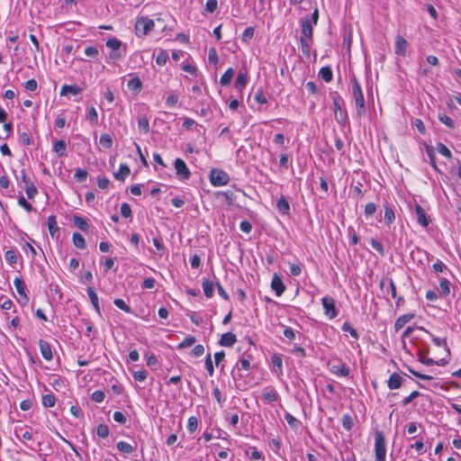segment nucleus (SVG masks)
I'll list each match as a JSON object with an SVG mask.
<instances>
[{
	"mask_svg": "<svg viewBox=\"0 0 461 461\" xmlns=\"http://www.w3.org/2000/svg\"><path fill=\"white\" fill-rule=\"evenodd\" d=\"M302 36L301 38H307L312 40V24L309 18H304L301 22Z\"/></svg>",
	"mask_w": 461,
	"mask_h": 461,
	"instance_id": "f8f14e48",
	"label": "nucleus"
},
{
	"mask_svg": "<svg viewBox=\"0 0 461 461\" xmlns=\"http://www.w3.org/2000/svg\"><path fill=\"white\" fill-rule=\"evenodd\" d=\"M86 292H87L88 297H89L95 310L96 311V312L98 314H100L101 310H100L98 296H97L96 293L95 292L93 287H88Z\"/></svg>",
	"mask_w": 461,
	"mask_h": 461,
	"instance_id": "393cba45",
	"label": "nucleus"
},
{
	"mask_svg": "<svg viewBox=\"0 0 461 461\" xmlns=\"http://www.w3.org/2000/svg\"><path fill=\"white\" fill-rule=\"evenodd\" d=\"M47 224H48V228H49V231H50V236L53 238L55 237V235L57 233H59V227H58V223H57V221H56V216L55 215H50L48 217V220H47Z\"/></svg>",
	"mask_w": 461,
	"mask_h": 461,
	"instance_id": "b1692460",
	"label": "nucleus"
},
{
	"mask_svg": "<svg viewBox=\"0 0 461 461\" xmlns=\"http://www.w3.org/2000/svg\"><path fill=\"white\" fill-rule=\"evenodd\" d=\"M419 329L423 330V331H425V332H427L428 334H429L432 337V341L434 342V344L437 347H444L449 352V349L447 348V344L446 339H441V338L434 337L429 330H427L426 329H424L422 327H420Z\"/></svg>",
	"mask_w": 461,
	"mask_h": 461,
	"instance_id": "ea45409f",
	"label": "nucleus"
},
{
	"mask_svg": "<svg viewBox=\"0 0 461 461\" xmlns=\"http://www.w3.org/2000/svg\"><path fill=\"white\" fill-rule=\"evenodd\" d=\"M342 426L347 430L349 431L352 429L354 426V421L352 417L349 414H344L342 417Z\"/></svg>",
	"mask_w": 461,
	"mask_h": 461,
	"instance_id": "a18cd8bd",
	"label": "nucleus"
},
{
	"mask_svg": "<svg viewBox=\"0 0 461 461\" xmlns=\"http://www.w3.org/2000/svg\"><path fill=\"white\" fill-rule=\"evenodd\" d=\"M319 76L326 82L329 83L332 80V70L330 67H323L320 69Z\"/></svg>",
	"mask_w": 461,
	"mask_h": 461,
	"instance_id": "e433bc0d",
	"label": "nucleus"
},
{
	"mask_svg": "<svg viewBox=\"0 0 461 461\" xmlns=\"http://www.w3.org/2000/svg\"><path fill=\"white\" fill-rule=\"evenodd\" d=\"M271 287L276 292V296H281L285 290V285L276 274L274 275L271 282Z\"/></svg>",
	"mask_w": 461,
	"mask_h": 461,
	"instance_id": "f3484780",
	"label": "nucleus"
},
{
	"mask_svg": "<svg viewBox=\"0 0 461 461\" xmlns=\"http://www.w3.org/2000/svg\"><path fill=\"white\" fill-rule=\"evenodd\" d=\"M105 398V393L101 390L95 391L92 395L91 399L92 401L95 402H102Z\"/></svg>",
	"mask_w": 461,
	"mask_h": 461,
	"instance_id": "e2e57ef3",
	"label": "nucleus"
},
{
	"mask_svg": "<svg viewBox=\"0 0 461 461\" xmlns=\"http://www.w3.org/2000/svg\"><path fill=\"white\" fill-rule=\"evenodd\" d=\"M67 144L63 140H58L53 145V151L58 154L59 157L66 155Z\"/></svg>",
	"mask_w": 461,
	"mask_h": 461,
	"instance_id": "c756f323",
	"label": "nucleus"
},
{
	"mask_svg": "<svg viewBox=\"0 0 461 461\" xmlns=\"http://www.w3.org/2000/svg\"><path fill=\"white\" fill-rule=\"evenodd\" d=\"M332 103L334 107L335 120L338 123L345 125L348 122V113L341 107L344 104L343 98L339 95H336L333 96Z\"/></svg>",
	"mask_w": 461,
	"mask_h": 461,
	"instance_id": "7ed1b4c3",
	"label": "nucleus"
},
{
	"mask_svg": "<svg viewBox=\"0 0 461 461\" xmlns=\"http://www.w3.org/2000/svg\"><path fill=\"white\" fill-rule=\"evenodd\" d=\"M15 436L19 439L23 440H32V434L26 427L15 428Z\"/></svg>",
	"mask_w": 461,
	"mask_h": 461,
	"instance_id": "4be33fe9",
	"label": "nucleus"
},
{
	"mask_svg": "<svg viewBox=\"0 0 461 461\" xmlns=\"http://www.w3.org/2000/svg\"><path fill=\"white\" fill-rule=\"evenodd\" d=\"M262 399L266 402L271 403L273 402H276L278 399V393L273 387H266L262 393Z\"/></svg>",
	"mask_w": 461,
	"mask_h": 461,
	"instance_id": "2eb2a0df",
	"label": "nucleus"
},
{
	"mask_svg": "<svg viewBox=\"0 0 461 461\" xmlns=\"http://www.w3.org/2000/svg\"><path fill=\"white\" fill-rule=\"evenodd\" d=\"M5 258L9 265L14 266L17 263L16 251L14 249H9L5 251Z\"/></svg>",
	"mask_w": 461,
	"mask_h": 461,
	"instance_id": "37998d69",
	"label": "nucleus"
},
{
	"mask_svg": "<svg viewBox=\"0 0 461 461\" xmlns=\"http://www.w3.org/2000/svg\"><path fill=\"white\" fill-rule=\"evenodd\" d=\"M14 285L19 294L18 303L22 305H25L29 302V297L26 294V285L22 277L16 276L14 280Z\"/></svg>",
	"mask_w": 461,
	"mask_h": 461,
	"instance_id": "0eeeda50",
	"label": "nucleus"
},
{
	"mask_svg": "<svg viewBox=\"0 0 461 461\" xmlns=\"http://www.w3.org/2000/svg\"><path fill=\"white\" fill-rule=\"evenodd\" d=\"M153 20L148 17H140L135 23V34L137 37L141 38L146 36L154 29Z\"/></svg>",
	"mask_w": 461,
	"mask_h": 461,
	"instance_id": "20e7f679",
	"label": "nucleus"
},
{
	"mask_svg": "<svg viewBox=\"0 0 461 461\" xmlns=\"http://www.w3.org/2000/svg\"><path fill=\"white\" fill-rule=\"evenodd\" d=\"M128 88L131 91L139 93L142 89V83L139 77L133 76L131 80L128 81Z\"/></svg>",
	"mask_w": 461,
	"mask_h": 461,
	"instance_id": "a878e982",
	"label": "nucleus"
},
{
	"mask_svg": "<svg viewBox=\"0 0 461 461\" xmlns=\"http://www.w3.org/2000/svg\"><path fill=\"white\" fill-rule=\"evenodd\" d=\"M352 83V96L357 106V115L358 117H361L366 114V104L364 94L360 86V84L357 82L356 77L353 78Z\"/></svg>",
	"mask_w": 461,
	"mask_h": 461,
	"instance_id": "f257e3e1",
	"label": "nucleus"
},
{
	"mask_svg": "<svg viewBox=\"0 0 461 461\" xmlns=\"http://www.w3.org/2000/svg\"><path fill=\"white\" fill-rule=\"evenodd\" d=\"M168 59V54L165 50H159L158 54L156 58V63L158 66L166 65Z\"/></svg>",
	"mask_w": 461,
	"mask_h": 461,
	"instance_id": "c03bdc74",
	"label": "nucleus"
},
{
	"mask_svg": "<svg viewBox=\"0 0 461 461\" xmlns=\"http://www.w3.org/2000/svg\"><path fill=\"white\" fill-rule=\"evenodd\" d=\"M39 347L42 357L47 361H50L53 358V354L50 343L46 340L40 339Z\"/></svg>",
	"mask_w": 461,
	"mask_h": 461,
	"instance_id": "9d476101",
	"label": "nucleus"
},
{
	"mask_svg": "<svg viewBox=\"0 0 461 461\" xmlns=\"http://www.w3.org/2000/svg\"><path fill=\"white\" fill-rule=\"evenodd\" d=\"M439 290L444 296L450 294L449 281L447 278H442L439 282Z\"/></svg>",
	"mask_w": 461,
	"mask_h": 461,
	"instance_id": "49530a36",
	"label": "nucleus"
},
{
	"mask_svg": "<svg viewBox=\"0 0 461 461\" xmlns=\"http://www.w3.org/2000/svg\"><path fill=\"white\" fill-rule=\"evenodd\" d=\"M121 213L124 218H129L131 216V208L129 203H123L121 205Z\"/></svg>",
	"mask_w": 461,
	"mask_h": 461,
	"instance_id": "774afa93",
	"label": "nucleus"
},
{
	"mask_svg": "<svg viewBox=\"0 0 461 461\" xmlns=\"http://www.w3.org/2000/svg\"><path fill=\"white\" fill-rule=\"evenodd\" d=\"M196 341V339L194 337V336H189V337H186L179 345H178V348H188V347H191L192 345H194Z\"/></svg>",
	"mask_w": 461,
	"mask_h": 461,
	"instance_id": "680f3d73",
	"label": "nucleus"
},
{
	"mask_svg": "<svg viewBox=\"0 0 461 461\" xmlns=\"http://www.w3.org/2000/svg\"><path fill=\"white\" fill-rule=\"evenodd\" d=\"M109 428L105 424H99L96 429V434L99 438H106L109 436Z\"/></svg>",
	"mask_w": 461,
	"mask_h": 461,
	"instance_id": "de8ad7c7",
	"label": "nucleus"
},
{
	"mask_svg": "<svg viewBox=\"0 0 461 461\" xmlns=\"http://www.w3.org/2000/svg\"><path fill=\"white\" fill-rule=\"evenodd\" d=\"M130 172L129 167L126 164H122L120 169L113 173V176L117 180L123 181L129 176Z\"/></svg>",
	"mask_w": 461,
	"mask_h": 461,
	"instance_id": "cd10ccee",
	"label": "nucleus"
},
{
	"mask_svg": "<svg viewBox=\"0 0 461 461\" xmlns=\"http://www.w3.org/2000/svg\"><path fill=\"white\" fill-rule=\"evenodd\" d=\"M330 371L331 374L338 376H348L350 373L348 366H347V365L342 361H339L338 363L331 365Z\"/></svg>",
	"mask_w": 461,
	"mask_h": 461,
	"instance_id": "1a4fd4ad",
	"label": "nucleus"
},
{
	"mask_svg": "<svg viewBox=\"0 0 461 461\" xmlns=\"http://www.w3.org/2000/svg\"><path fill=\"white\" fill-rule=\"evenodd\" d=\"M415 212L417 215V221L419 224H420L422 227H428L429 224V220L425 213L423 208L420 204L415 205Z\"/></svg>",
	"mask_w": 461,
	"mask_h": 461,
	"instance_id": "dca6fc26",
	"label": "nucleus"
},
{
	"mask_svg": "<svg viewBox=\"0 0 461 461\" xmlns=\"http://www.w3.org/2000/svg\"><path fill=\"white\" fill-rule=\"evenodd\" d=\"M370 244H371V247L375 250H376L381 256H384V246L382 245V243L380 241H378L375 239H371Z\"/></svg>",
	"mask_w": 461,
	"mask_h": 461,
	"instance_id": "13d9d810",
	"label": "nucleus"
},
{
	"mask_svg": "<svg viewBox=\"0 0 461 461\" xmlns=\"http://www.w3.org/2000/svg\"><path fill=\"white\" fill-rule=\"evenodd\" d=\"M116 447L121 453L125 455H130L134 451V447L125 441H119Z\"/></svg>",
	"mask_w": 461,
	"mask_h": 461,
	"instance_id": "72a5a7b5",
	"label": "nucleus"
},
{
	"mask_svg": "<svg viewBox=\"0 0 461 461\" xmlns=\"http://www.w3.org/2000/svg\"><path fill=\"white\" fill-rule=\"evenodd\" d=\"M42 405L46 408H50L55 405L56 397L53 393H48L42 396Z\"/></svg>",
	"mask_w": 461,
	"mask_h": 461,
	"instance_id": "a19ab883",
	"label": "nucleus"
},
{
	"mask_svg": "<svg viewBox=\"0 0 461 461\" xmlns=\"http://www.w3.org/2000/svg\"><path fill=\"white\" fill-rule=\"evenodd\" d=\"M414 313H406L398 317L394 322L395 331L402 330L406 323L410 322L414 318Z\"/></svg>",
	"mask_w": 461,
	"mask_h": 461,
	"instance_id": "a211bd4d",
	"label": "nucleus"
},
{
	"mask_svg": "<svg viewBox=\"0 0 461 461\" xmlns=\"http://www.w3.org/2000/svg\"><path fill=\"white\" fill-rule=\"evenodd\" d=\"M229 175L218 168L212 169L210 172V182L213 186H222L229 183Z\"/></svg>",
	"mask_w": 461,
	"mask_h": 461,
	"instance_id": "39448f33",
	"label": "nucleus"
},
{
	"mask_svg": "<svg viewBox=\"0 0 461 461\" xmlns=\"http://www.w3.org/2000/svg\"><path fill=\"white\" fill-rule=\"evenodd\" d=\"M321 303L323 306L324 313L329 317V319L332 320L337 317L338 311L336 310L335 300L330 296H324L321 299Z\"/></svg>",
	"mask_w": 461,
	"mask_h": 461,
	"instance_id": "423d86ee",
	"label": "nucleus"
},
{
	"mask_svg": "<svg viewBox=\"0 0 461 461\" xmlns=\"http://www.w3.org/2000/svg\"><path fill=\"white\" fill-rule=\"evenodd\" d=\"M437 150L439 154L442 156L450 158L452 157V153L450 149L443 143H438L437 145Z\"/></svg>",
	"mask_w": 461,
	"mask_h": 461,
	"instance_id": "603ef678",
	"label": "nucleus"
},
{
	"mask_svg": "<svg viewBox=\"0 0 461 461\" xmlns=\"http://www.w3.org/2000/svg\"><path fill=\"white\" fill-rule=\"evenodd\" d=\"M236 335L231 332H227L221 335L219 343L222 347H231L236 343Z\"/></svg>",
	"mask_w": 461,
	"mask_h": 461,
	"instance_id": "aec40b11",
	"label": "nucleus"
},
{
	"mask_svg": "<svg viewBox=\"0 0 461 461\" xmlns=\"http://www.w3.org/2000/svg\"><path fill=\"white\" fill-rule=\"evenodd\" d=\"M113 303L116 307L121 309L122 311L131 313V308L122 300V299H114Z\"/></svg>",
	"mask_w": 461,
	"mask_h": 461,
	"instance_id": "8fccbe9b",
	"label": "nucleus"
},
{
	"mask_svg": "<svg viewBox=\"0 0 461 461\" xmlns=\"http://www.w3.org/2000/svg\"><path fill=\"white\" fill-rule=\"evenodd\" d=\"M24 191L30 199H33L38 194V190L33 183L24 185Z\"/></svg>",
	"mask_w": 461,
	"mask_h": 461,
	"instance_id": "3c124183",
	"label": "nucleus"
},
{
	"mask_svg": "<svg viewBox=\"0 0 461 461\" xmlns=\"http://www.w3.org/2000/svg\"><path fill=\"white\" fill-rule=\"evenodd\" d=\"M134 379L138 382H144L148 376L146 370H138L132 374Z\"/></svg>",
	"mask_w": 461,
	"mask_h": 461,
	"instance_id": "69168bd1",
	"label": "nucleus"
},
{
	"mask_svg": "<svg viewBox=\"0 0 461 461\" xmlns=\"http://www.w3.org/2000/svg\"><path fill=\"white\" fill-rule=\"evenodd\" d=\"M74 245L80 249H84L86 248V240L84 237L79 232H74L72 236Z\"/></svg>",
	"mask_w": 461,
	"mask_h": 461,
	"instance_id": "4c0bfd02",
	"label": "nucleus"
},
{
	"mask_svg": "<svg viewBox=\"0 0 461 461\" xmlns=\"http://www.w3.org/2000/svg\"><path fill=\"white\" fill-rule=\"evenodd\" d=\"M138 128L143 133H148L149 131V119L145 115L139 117Z\"/></svg>",
	"mask_w": 461,
	"mask_h": 461,
	"instance_id": "c9c22d12",
	"label": "nucleus"
},
{
	"mask_svg": "<svg viewBox=\"0 0 461 461\" xmlns=\"http://www.w3.org/2000/svg\"><path fill=\"white\" fill-rule=\"evenodd\" d=\"M83 91V88L77 85H63L60 89V95L68 96L69 95H77Z\"/></svg>",
	"mask_w": 461,
	"mask_h": 461,
	"instance_id": "ddd939ff",
	"label": "nucleus"
},
{
	"mask_svg": "<svg viewBox=\"0 0 461 461\" xmlns=\"http://www.w3.org/2000/svg\"><path fill=\"white\" fill-rule=\"evenodd\" d=\"M73 223L75 224V226H77L78 229H80L83 231H87L89 229V224H88L87 221L81 216L74 215L73 216Z\"/></svg>",
	"mask_w": 461,
	"mask_h": 461,
	"instance_id": "bb28decb",
	"label": "nucleus"
},
{
	"mask_svg": "<svg viewBox=\"0 0 461 461\" xmlns=\"http://www.w3.org/2000/svg\"><path fill=\"white\" fill-rule=\"evenodd\" d=\"M403 381V378L398 373H393L387 381V386L391 390H395L402 386Z\"/></svg>",
	"mask_w": 461,
	"mask_h": 461,
	"instance_id": "4468645a",
	"label": "nucleus"
},
{
	"mask_svg": "<svg viewBox=\"0 0 461 461\" xmlns=\"http://www.w3.org/2000/svg\"><path fill=\"white\" fill-rule=\"evenodd\" d=\"M386 444L384 433L380 430L375 433V461H385Z\"/></svg>",
	"mask_w": 461,
	"mask_h": 461,
	"instance_id": "f03ea898",
	"label": "nucleus"
},
{
	"mask_svg": "<svg viewBox=\"0 0 461 461\" xmlns=\"http://www.w3.org/2000/svg\"><path fill=\"white\" fill-rule=\"evenodd\" d=\"M176 175L180 179L186 180L190 177L191 172L182 158H176L174 162Z\"/></svg>",
	"mask_w": 461,
	"mask_h": 461,
	"instance_id": "6e6552de",
	"label": "nucleus"
},
{
	"mask_svg": "<svg viewBox=\"0 0 461 461\" xmlns=\"http://www.w3.org/2000/svg\"><path fill=\"white\" fill-rule=\"evenodd\" d=\"M248 82V73L247 71H240L237 80H236V88L239 90H242Z\"/></svg>",
	"mask_w": 461,
	"mask_h": 461,
	"instance_id": "7c9ffc66",
	"label": "nucleus"
},
{
	"mask_svg": "<svg viewBox=\"0 0 461 461\" xmlns=\"http://www.w3.org/2000/svg\"><path fill=\"white\" fill-rule=\"evenodd\" d=\"M105 46L109 48L111 50H122V47L123 46L122 41H120L117 38H110L106 41Z\"/></svg>",
	"mask_w": 461,
	"mask_h": 461,
	"instance_id": "2f4dec72",
	"label": "nucleus"
},
{
	"mask_svg": "<svg viewBox=\"0 0 461 461\" xmlns=\"http://www.w3.org/2000/svg\"><path fill=\"white\" fill-rule=\"evenodd\" d=\"M126 53V46H123V50H111L109 55L106 57V63L114 64L116 61L121 59Z\"/></svg>",
	"mask_w": 461,
	"mask_h": 461,
	"instance_id": "6ab92c4d",
	"label": "nucleus"
},
{
	"mask_svg": "<svg viewBox=\"0 0 461 461\" xmlns=\"http://www.w3.org/2000/svg\"><path fill=\"white\" fill-rule=\"evenodd\" d=\"M187 430L190 432V433H193L194 432L197 428H198V420L196 417L194 416H192L188 419V421H187Z\"/></svg>",
	"mask_w": 461,
	"mask_h": 461,
	"instance_id": "864d4df0",
	"label": "nucleus"
},
{
	"mask_svg": "<svg viewBox=\"0 0 461 461\" xmlns=\"http://www.w3.org/2000/svg\"><path fill=\"white\" fill-rule=\"evenodd\" d=\"M74 177L78 182H84L87 178V171L85 169L77 168L75 172Z\"/></svg>",
	"mask_w": 461,
	"mask_h": 461,
	"instance_id": "bf43d9fd",
	"label": "nucleus"
},
{
	"mask_svg": "<svg viewBox=\"0 0 461 461\" xmlns=\"http://www.w3.org/2000/svg\"><path fill=\"white\" fill-rule=\"evenodd\" d=\"M341 330L345 332H348L354 339H358V333L357 330L352 328L348 322L343 323Z\"/></svg>",
	"mask_w": 461,
	"mask_h": 461,
	"instance_id": "6e6d98bb",
	"label": "nucleus"
},
{
	"mask_svg": "<svg viewBox=\"0 0 461 461\" xmlns=\"http://www.w3.org/2000/svg\"><path fill=\"white\" fill-rule=\"evenodd\" d=\"M99 143L104 149H111L113 146V139L109 134L104 133L100 136Z\"/></svg>",
	"mask_w": 461,
	"mask_h": 461,
	"instance_id": "79ce46f5",
	"label": "nucleus"
},
{
	"mask_svg": "<svg viewBox=\"0 0 461 461\" xmlns=\"http://www.w3.org/2000/svg\"><path fill=\"white\" fill-rule=\"evenodd\" d=\"M254 33H255L254 27H248L247 29H245V31L243 32V33L241 35L242 41H244V42L249 41L253 38Z\"/></svg>",
	"mask_w": 461,
	"mask_h": 461,
	"instance_id": "5fc2aeb1",
	"label": "nucleus"
},
{
	"mask_svg": "<svg viewBox=\"0 0 461 461\" xmlns=\"http://www.w3.org/2000/svg\"><path fill=\"white\" fill-rule=\"evenodd\" d=\"M438 120L443 123L445 124L446 126H447L448 128H454V122L453 120L447 116V114H439L438 115Z\"/></svg>",
	"mask_w": 461,
	"mask_h": 461,
	"instance_id": "0e129e2a",
	"label": "nucleus"
},
{
	"mask_svg": "<svg viewBox=\"0 0 461 461\" xmlns=\"http://www.w3.org/2000/svg\"><path fill=\"white\" fill-rule=\"evenodd\" d=\"M407 41L401 35H397L395 39L394 50L397 55L404 56L408 48Z\"/></svg>",
	"mask_w": 461,
	"mask_h": 461,
	"instance_id": "9b49d317",
	"label": "nucleus"
},
{
	"mask_svg": "<svg viewBox=\"0 0 461 461\" xmlns=\"http://www.w3.org/2000/svg\"><path fill=\"white\" fill-rule=\"evenodd\" d=\"M18 204L29 212L33 210L32 205L30 203H28L25 200L24 196L22 194L18 197Z\"/></svg>",
	"mask_w": 461,
	"mask_h": 461,
	"instance_id": "052dcab7",
	"label": "nucleus"
},
{
	"mask_svg": "<svg viewBox=\"0 0 461 461\" xmlns=\"http://www.w3.org/2000/svg\"><path fill=\"white\" fill-rule=\"evenodd\" d=\"M273 365V371L276 374L277 376H281L283 375V359L280 355H274L271 358Z\"/></svg>",
	"mask_w": 461,
	"mask_h": 461,
	"instance_id": "412c9836",
	"label": "nucleus"
},
{
	"mask_svg": "<svg viewBox=\"0 0 461 461\" xmlns=\"http://www.w3.org/2000/svg\"><path fill=\"white\" fill-rule=\"evenodd\" d=\"M236 367L239 369V370H249L250 369V362L249 359H246V358H242L240 359L237 365H236Z\"/></svg>",
	"mask_w": 461,
	"mask_h": 461,
	"instance_id": "338daca9",
	"label": "nucleus"
},
{
	"mask_svg": "<svg viewBox=\"0 0 461 461\" xmlns=\"http://www.w3.org/2000/svg\"><path fill=\"white\" fill-rule=\"evenodd\" d=\"M86 116L89 122L93 124L97 123L98 114L95 107H90L86 110Z\"/></svg>",
	"mask_w": 461,
	"mask_h": 461,
	"instance_id": "09e8293b",
	"label": "nucleus"
},
{
	"mask_svg": "<svg viewBox=\"0 0 461 461\" xmlns=\"http://www.w3.org/2000/svg\"><path fill=\"white\" fill-rule=\"evenodd\" d=\"M208 61L211 64L217 65L219 62V57L214 48H211L208 52Z\"/></svg>",
	"mask_w": 461,
	"mask_h": 461,
	"instance_id": "4d7b16f0",
	"label": "nucleus"
},
{
	"mask_svg": "<svg viewBox=\"0 0 461 461\" xmlns=\"http://www.w3.org/2000/svg\"><path fill=\"white\" fill-rule=\"evenodd\" d=\"M312 42V40H311V39L300 38L301 50L306 56H310Z\"/></svg>",
	"mask_w": 461,
	"mask_h": 461,
	"instance_id": "58836bf2",
	"label": "nucleus"
},
{
	"mask_svg": "<svg viewBox=\"0 0 461 461\" xmlns=\"http://www.w3.org/2000/svg\"><path fill=\"white\" fill-rule=\"evenodd\" d=\"M234 76V69L232 68H229L224 74L221 77L220 84L221 86H228Z\"/></svg>",
	"mask_w": 461,
	"mask_h": 461,
	"instance_id": "f704fd0d",
	"label": "nucleus"
},
{
	"mask_svg": "<svg viewBox=\"0 0 461 461\" xmlns=\"http://www.w3.org/2000/svg\"><path fill=\"white\" fill-rule=\"evenodd\" d=\"M202 286L204 295L211 298L213 295V283L208 279H203Z\"/></svg>",
	"mask_w": 461,
	"mask_h": 461,
	"instance_id": "473e14b6",
	"label": "nucleus"
},
{
	"mask_svg": "<svg viewBox=\"0 0 461 461\" xmlns=\"http://www.w3.org/2000/svg\"><path fill=\"white\" fill-rule=\"evenodd\" d=\"M384 222L390 226L395 220V213L393 208L388 203L384 204Z\"/></svg>",
	"mask_w": 461,
	"mask_h": 461,
	"instance_id": "5701e85b",
	"label": "nucleus"
},
{
	"mask_svg": "<svg viewBox=\"0 0 461 461\" xmlns=\"http://www.w3.org/2000/svg\"><path fill=\"white\" fill-rule=\"evenodd\" d=\"M276 208L278 212L282 214H288L290 211V205L287 200L285 197H281L278 199L276 203Z\"/></svg>",
	"mask_w": 461,
	"mask_h": 461,
	"instance_id": "c85d7f7f",
	"label": "nucleus"
}]
</instances>
